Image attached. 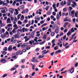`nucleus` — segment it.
<instances>
[{"label": "nucleus", "instance_id": "nucleus-1", "mask_svg": "<svg viewBox=\"0 0 78 78\" xmlns=\"http://www.w3.org/2000/svg\"><path fill=\"white\" fill-rule=\"evenodd\" d=\"M34 34H35V31H34L32 32L29 35V37L30 38H33L34 37Z\"/></svg>", "mask_w": 78, "mask_h": 78}, {"label": "nucleus", "instance_id": "nucleus-2", "mask_svg": "<svg viewBox=\"0 0 78 78\" xmlns=\"http://www.w3.org/2000/svg\"><path fill=\"white\" fill-rule=\"evenodd\" d=\"M27 36H26L24 37V39H25V42H27V41H29L30 39V38H27Z\"/></svg>", "mask_w": 78, "mask_h": 78}, {"label": "nucleus", "instance_id": "nucleus-3", "mask_svg": "<svg viewBox=\"0 0 78 78\" xmlns=\"http://www.w3.org/2000/svg\"><path fill=\"white\" fill-rule=\"evenodd\" d=\"M14 11V9L12 8H10L9 9V11L12 14H13V12Z\"/></svg>", "mask_w": 78, "mask_h": 78}, {"label": "nucleus", "instance_id": "nucleus-4", "mask_svg": "<svg viewBox=\"0 0 78 78\" xmlns=\"http://www.w3.org/2000/svg\"><path fill=\"white\" fill-rule=\"evenodd\" d=\"M64 2L63 1H62L60 3V5H61V6H64V5H65L66 4V1H64Z\"/></svg>", "mask_w": 78, "mask_h": 78}, {"label": "nucleus", "instance_id": "nucleus-5", "mask_svg": "<svg viewBox=\"0 0 78 78\" xmlns=\"http://www.w3.org/2000/svg\"><path fill=\"white\" fill-rule=\"evenodd\" d=\"M12 45L9 46L8 48V50L9 51H12Z\"/></svg>", "mask_w": 78, "mask_h": 78}, {"label": "nucleus", "instance_id": "nucleus-6", "mask_svg": "<svg viewBox=\"0 0 78 78\" xmlns=\"http://www.w3.org/2000/svg\"><path fill=\"white\" fill-rule=\"evenodd\" d=\"M31 61L33 62H36V57H34L31 59Z\"/></svg>", "mask_w": 78, "mask_h": 78}, {"label": "nucleus", "instance_id": "nucleus-7", "mask_svg": "<svg viewBox=\"0 0 78 78\" xmlns=\"http://www.w3.org/2000/svg\"><path fill=\"white\" fill-rule=\"evenodd\" d=\"M7 23H11V20L10 18H8L7 20Z\"/></svg>", "mask_w": 78, "mask_h": 78}, {"label": "nucleus", "instance_id": "nucleus-8", "mask_svg": "<svg viewBox=\"0 0 78 78\" xmlns=\"http://www.w3.org/2000/svg\"><path fill=\"white\" fill-rule=\"evenodd\" d=\"M0 61L2 63H5L6 62L5 59H2Z\"/></svg>", "mask_w": 78, "mask_h": 78}, {"label": "nucleus", "instance_id": "nucleus-9", "mask_svg": "<svg viewBox=\"0 0 78 78\" xmlns=\"http://www.w3.org/2000/svg\"><path fill=\"white\" fill-rule=\"evenodd\" d=\"M15 11H16V12H14V14L16 15H17L18 14H19V12H18V10L17 9H15Z\"/></svg>", "mask_w": 78, "mask_h": 78}, {"label": "nucleus", "instance_id": "nucleus-10", "mask_svg": "<svg viewBox=\"0 0 78 78\" xmlns=\"http://www.w3.org/2000/svg\"><path fill=\"white\" fill-rule=\"evenodd\" d=\"M13 27L14 28V30H17V29H18L19 28V27H17V25L15 24L13 26Z\"/></svg>", "mask_w": 78, "mask_h": 78}, {"label": "nucleus", "instance_id": "nucleus-11", "mask_svg": "<svg viewBox=\"0 0 78 78\" xmlns=\"http://www.w3.org/2000/svg\"><path fill=\"white\" fill-rule=\"evenodd\" d=\"M61 51V50H58L56 51V52L55 53V55H57V53H60Z\"/></svg>", "mask_w": 78, "mask_h": 78}, {"label": "nucleus", "instance_id": "nucleus-12", "mask_svg": "<svg viewBox=\"0 0 78 78\" xmlns=\"http://www.w3.org/2000/svg\"><path fill=\"white\" fill-rule=\"evenodd\" d=\"M6 36V34L5 33L1 35V37H2V38H4V37H5Z\"/></svg>", "mask_w": 78, "mask_h": 78}, {"label": "nucleus", "instance_id": "nucleus-13", "mask_svg": "<svg viewBox=\"0 0 78 78\" xmlns=\"http://www.w3.org/2000/svg\"><path fill=\"white\" fill-rule=\"evenodd\" d=\"M71 34L72 33L71 32V31H70V30H69L68 32V33L67 34V35L68 36H70L71 35Z\"/></svg>", "mask_w": 78, "mask_h": 78}, {"label": "nucleus", "instance_id": "nucleus-14", "mask_svg": "<svg viewBox=\"0 0 78 78\" xmlns=\"http://www.w3.org/2000/svg\"><path fill=\"white\" fill-rule=\"evenodd\" d=\"M14 37L15 39H16V38H20V37H19V36L17 34L15 35L14 36Z\"/></svg>", "mask_w": 78, "mask_h": 78}, {"label": "nucleus", "instance_id": "nucleus-15", "mask_svg": "<svg viewBox=\"0 0 78 78\" xmlns=\"http://www.w3.org/2000/svg\"><path fill=\"white\" fill-rule=\"evenodd\" d=\"M74 72V69H73V67H72L71 69V71H70V73H73Z\"/></svg>", "mask_w": 78, "mask_h": 78}, {"label": "nucleus", "instance_id": "nucleus-16", "mask_svg": "<svg viewBox=\"0 0 78 78\" xmlns=\"http://www.w3.org/2000/svg\"><path fill=\"white\" fill-rule=\"evenodd\" d=\"M1 53L2 54H3V55H6L7 52L5 51H1Z\"/></svg>", "mask_w": 78, "mask_h": 78}, {"label": "nucleus", "instance_id": "nucleus-17", "mask_svg": "<svg viewBox=\"0 0 78 78\" xmlns=\"http://www.w3.org/2000/svg\"><path fill=\"white\" fill-rule=\"evenodd\" d=\"M26 45H27L25 44L24 43L21 45V47H22V48H25V47H26Z\"/></svg>", "mask_w": 78, "mask_h": 78}, {"label": "nucleus", "instance_id": "nucleus-18", "mask_svg": "<svg viewBox=\"0 0 78 78\" xmlns=\"http://www.w3.org/2000/svg\"><path fill=\"white\" fill-rule=\"evenodd\" d=\"M51 13V11L50 10L47 12V15H50Z\"/></svg>", "mask_w": 78, "mask_h": 78}, {"label": "nucleus", "instance_id": "nucleus-19", "mask_svg": "<svg viewBox=\"0 0 78 78\" xmlns=\"http://www.w3.org/2000/svg\"><path fill=\"white\" fill-rule=\"evenodd\" d=\"M18 51V52L19 55H22V54H23V52L22 51Z\"/></svg>", "mask_w": 78, "mask_h": 78}, {"label": "nucleus", "instance_id": "nucleus-20", "mask_svg": "<svg viewBox=\"0 0 78 78\" xmlns=\"http://www.w3.org/2000/svg\"><path fill=\"white\" fill-rule=\"evenodd\" d=\"M59 18H60V17L59 15V14H57L56 15V19L57 20H59Z\"/></svg>", "mask_w": 78, "mask_h": 78}, {"label": "nucleus", "instance_id": "nucleus-21", "mask_svg": "<svg viewBox=\"0 0 78 78\" xmlns=\"http://www.w3.org/2000/svg\"><path fill=\"white\" fill-rule=\"evenodd\" d=\"M75 16L76 17H78V12H76L75 13Z\"/></svg>", "mask_w": 78, "mask_h": 78}, {"label": "nucleus", "instance_id": "nucleus-22", "mask_svg": "<svg viewBox=\"0 0 78 78\" xmlns=\"http://www.w3.org/2000/svg\"><path fill=\"white\" fill-rule=\"evenodd\" d=\"M55 33H59V30H58V29H56L55 30Z\"/></svg>", "mask_w": 78, "mask_h": 78}, {"label": "nucleus", "instance_id": "nucleus-23", "mask_svg": "<svg viewBox=\"0 0 78 78\" xmlns=\"http://www.w3.org/2000/svg\"><path fill=\"white\" fill-rule=\"evenodd\" d=\"M44 57V55H40L38 56V59H40V58H43Z\"/></svg>", "mask_w": 78, "mask_h": 78}, {"label": "nucleus", "instance_id": "nucleus-24", "mask_svg": "<svg viewBox=\"0 0 78 78\" xmlns=\"http://www.w3.org/2000/svg\"><path fill=\"white\" fill-rule=\"evenodd\" d=\"M25 8V6L24 5H22L20 7V8L21 9H23Z\"/></svg>", "mask_w": 78, "mask_h": 78}, {"label": "nucleus", "instance_id": "nucleus-25", "mask_svg": "<svg viewBox=\"0 0 78 78\" xmlns=\"http://www.w3.org/2000/svg\"><path fill=\"white\" fill-rule=\"evenodd\" d=\"M72 9H73V8L71 7H69V9H68V11H71Z\"/></svg>", "mask_w": 78, "mask_h": 78}, {"label": "nucleus", "instance_id": "nucleus-26", "mask_svg": "<svg viewBox=\"0 0 78 78\" xmlns=\"http://www.w3.org/2000/svg\"><path fill=\"white\" fill-rule=\"evenodd\" d=\"M18 24L21 25L22 24V23L20 21H19L18 22Z\"/></svg>", "mask_w": 78, "mask_h": 78}, {"label": "nucleus", "instance_id": "nucleus-27", "mask_svg": "<svg viewBox=\"0 0 78 78\" xmlns=\"http://www.w3.org/2000/svg\"><path fill=\"white\" fill-rule=\"evenodd\" d=\"M3 49L4 51H7V50H8L7 47H4V48H3Z\"/></svg>", "mask_w": 78, "mask_h": 78}, {"label": "nucleus", "instance_id": "nucleus-28", "mask_svg": "<svg viewBox=\"0 0 78 78\" xmlns=\"http://www.w3.org/2000/svg\"><path fill=\"white\" fill-rule=\"evenodd\" d=\"M55 33L54 32H52L51 33V36H54Z\"/></svg>", "mask_w": 78, "mask_h": 78}, {"label": "nucleus", "instance_id": "nucleus-29", "mask_svg": "<svg viewBox=\"0 0 78 78\" xmlns=\"http://www.w3.org/2000/svg\"><path fill=\"white\" fill-rule=\"evenodd\" d=\"M58 46H56L55 48H54V50H57V49H58Z\"/></svg>", "mask_w": 78, "mask_h": 78}, {"label": "nucleus", "instance_id": "nucleus-30", "mask_svg": "<svg viewBox=\"0 0 78 78\" xmlns=\"http://www.w3.org/2000/svg\"><path fill=\"white\" fill-rule=\"evenodd\" d=\"M70 31H71V33H73V32H74L75 31L73 30V28H72L70 30Z\"/></svg>", "mask_w": 78, "mask_h": 78}, {"label": "nucleus", "instance_id": "nucleus-31", "mask_svg": "<svg viewBox=\"0 0 78 78\" xmlns=\"http://www.w3.org/2000/svg\"><path fill=\"white\" fill-rule=\"evenodd\" d=\"M52 7L53 8V9H55L56 8V5H55V4L54 3L52 5Z\"/></svg>", "mask_w": 78, "mask_h": 78}, {"label": "nucleus", "instance_id": "nucleus-32", "mask_svg": "<svg viewBox=\"0 0 78 78\" xmlns=\"http://www.w3.org/2000/svg\"><path fill=\"white\" fill-rule=\"evenodd\" d=\"M23 22L24 23H27L28 22V20H24Z\"/></svg>", "mask_w": 78, "mask_h": 78}, {"label": "nucleus", "instance_id": "nucleus-33", "mask_svg": "<svg viewBox=\"0 0 78 78\" xmlns=\"http://www.w3.org/2000/svg\"><path fill=\"white\" fill-rule=\"evenodd\" d=\"M1 12H2V13H6V11H5V10H1Z\"/></svg>", "mask_w": 78, "mask_h": 78}, {"label": "nucleus", "instance_id": "nucleus-34", "mask_svg": "<svg viewBox=\"0 0 78 78\" xmlns=\"http://www.w3.org/2000/svg\"><path fill=\"white\" fill-rule=\"evenodd\" d=\"M47 25V23L44 24L41 26V27L42 28L43 27H44V26H46Z\"/></svg>", "mask_w": 78, "mask_h": 78}, {"label": "nucleus", "instance_id": "nucleus-35", "mask_svg": "<svg viewBox=\"0 0 78 78\" xmlns=\"http://www.w3.org/2000/svg\"><path fill=\"white\" fill-rule=\"evenodd\" d=\"M49 8H50V6H46V11H48V9H49Z\"/></svg>", "mask_w": 78, "mask_h": 78}, {"label": "nucleus", "instance_id": "nucleus-36", "mask_svg": "<svg viewBox=\"0 0 78 78\" xmlns=\"http://www.w3.org/2000/svg\"><path fill=\"white\" fill-rule=\"evenodd\" d=\"M44 20H42L41 22H40V23H41V24H43V23H44Z\"/></svg>", "mask_w": 78, "mask_h": 78}, {"label": "nucleus", "instance_id": "nucleus-37", "mask_svg": "<svg viewBox=\"0 0 78 78\" xmlns=\"http://www.w3.org/2000/svg\"><path fill=\"white\" fill-rule=\"evenodd\" d=\"M15 54L16 56H18L19 55V52H18V51L17 52H16L15 53Z\"/></svg>", "mask_w": 78, "mask_h": 78}, {"label": "nucleus", "instance_id": "nucleus-38", "mask_svg": "<svg viewBox=\"0 0 78 78\" xmlns=\"http://www.w3.org/2000/svg\"><path fill=\"white\" fill-rule=\"evenodd\" d=\"M7 74H5L2 76V78H5V76H7Z\"/></svg>", "mask_w": 78, "mask_h": 78}, {"label": "nucleus", "instance_id": "nucleus-39", "mask_svg": "<svg viewBox=\"0 0 78 78\" xmlns=\"http://www.w3.org/2000/svg\"><path fill=\"white\" fill-rule=\"evenodd\" d=\"M43 38L44 39V40H45V39H46L47 37L45 35H44L43 36Z\"/></svg>", "mask_w": 78, "mask_h": 78}, {"label": "nucleus", "instance_id": "nucleus-40", "mask_svg": "<svg viewBox=\"0 0 78 78\" xmlns=\"http://www.w3.org/2000/svg\"><path fill=\"white\" fill-rule=\"evenodd\" d=\"M30 25H31V24H29V25L28 24H27L26 25V27H30Z\"/></svg>", "mask_w": 78, "mask_h": 78}, {"label": "nucleus", "instance_id": "nucleus-41", "mask_svg": "<svg viewBox=\"0 0 78 78\" xmlns=\"http://www.w3.org/2000/svg\"><path fill=\"white\" fill-rule=\"evenodd\" d=\"M68 24L69 23L66 22L64 23V25H65V26H67V25H68Z\"/></svg>", "mask_w": 78, "mask_h": 78}, {"label": "nucleus", "instance_id": "nucleus-42", "mask_svg": "<svg viewBox=\"0 0 78 78\" xmlns=\"http://www.w3.org/2000/svg\"><path fill=\"white\" fill-rule=\"evenodd\" d=\"M73 5H75V6H76V5H77L76 3L75 2H73Z\"/></svg>", "mask_w": 78, "mask_h": 78}, {"label": "nucleus", "instance_id": "nucleus-43", "mask_svg": "<svg viewBox=\"0 0 78 78\" xmlns=\"http://www.w3.org/2000/svg\"><path fill=\"white\" fill-rule=\"evenodd\" d=\"M35 20H40V18L36 17L35 18Z\"/></svg>", "mask_w": 78, "mask_h": 78}, {"label": "nucleus", "instance_id": "nucleus-44", "mask_svg": "<svg viewBox=\"0 0 78 78\" xmlns=\"http://www.w3.org/2000/svg\"><path fill=\"white\" fill-rule=\"evenodd\" d=\"M4 26H5V24H4V23H2L1 24V27H4Z\"/></svg>", "mask_w": 78, "mask_h": 78}, {"label": "nucleus", "instance_id": "nucleus-45", "mask_svg": "<svg viewBox=\"0 0 78 78\" xmlns=\"http://www.w3.org/2000/svg\"><path fill=\"white\" fill-rule=\"evenodd\" d=\"M40 49H39V48H36V49H35V51H39V50Z\"/></svg>", "mask_w": 78, "mask_h": 78}, {"label": "nucleus", "instance_id": "nucleus-46", "mask_svg": "<svg viewBox=\"0 0 78 78\" xmlns=\"http://www.w3.org/2000/svg\"><path fill=\"white\" fill-rule=\"evenodd\" d=\"M2 5L3 6H5V5L6 6H8V4H7L6 3H3V4Z\"/></svg>", "mask_w": 78, "mask_h": 78}, {"label": "nucleus", "instance_id": "nucleus-47", "mask_svg": "<svg viewBox=\"0 0 78 78\" xmlns=\"http://www.w3.org/2000/svg\"><path fill=\"white\" fill-rule=\"evenodd\" d=\"M22 51L23 52H26V51H27V50L25 49H23Z\"/></svg>", "mask_w": 78, "mask_h": 78}, {"label": "nucleus", "instance_id": "nucleus-48", "mask_svg": "<svg viewBox=\"0 0 78 78\" xmlns=\"http://www.w3.org/2000/svg\"><path fill=\"white\" fill-rule=\"evenodd\" d=\"M74 13H75V11L74 10H73L71 11V14H74Z\"/></svg>", "mask_w": 78, "mask_h": 78}, {"label": "nucleus", "instance_id": "nucleus-49", "mask_svg": "<svg viewBox=\"0 0 78 78\" xmlns=\"http://www.w3.org/2000/svg\"><path fill=\"white\" fill-rule=\"evenodd\" d=\"M67 21H68V20H67V18L63 20V22H67Z\"/></svg>", "mask_w": 78, "mask_h": 78}, {"label": "nucleus", "instance_id": "nucleus-50", "mask_svg": "<svg viewBox=\"0 0 78 78\" xmlns=\"http://www.w3.org/2000/svg\"><path fill=\"white\" fill-rule=\"evenodd\" d=\"M50 46H46V49H50Z\"/></svg>", "mask_w": 78, "mask_h": 78}, {"label": "nucleus", "instance_id": "nucleus-51", "mask_svg": "<svg viewBox=\"0 0 78 78\" xmlns=\"http://www.w3.org/2000/svg\"><path fill=\"white\" fill-rule=\"evenodd\" d=\"M22 14H25V10H23L21 12Z\"/></svg>", "mask_w": 78, "mask_h": 78}, {"label": "nucleus", "instance_id": "nucleus-52", "mask_svg": "<svg viewBox=\"0 0 78 78\" xmlns=\"http://www.w3.org/2000/svg\"><path fill=\"white\" fill-rule=\"evenodd\" d=\"M30 47H28L26 48V49L27 50H30Z\"/></svg>", "mask_w": 78, "mask_h": 78}, {"label": "nucleus", "instance_id": "nucleus-53", "mask_svg": "<svg viewBox=\"0 0 78 78\" xmlns=\"http://www.w3.org/2000/svg\"><path fill=\"white\" fill-rule=\"evenodd\" d=\"M25 61V59H23L22 60H21V62H22V63H23V62H24Z\"/></svg>", "mask_w": 78, "mask_h": 78}, {"label": "nucleus", "instance_id": "nucleus-54", "mask_svg": "<svg viewBox=\"0 0 78 78\" xmlns=\"http://www.w3.org/2000/svg\"><path fill=\"white\" fill-rule=\"evenodd\" d=\"M25 28H22V31L23 33L25 32Z\"/></svg>", "mask_w": 78, "mask_h": 78}, {"label": "nucleus", "instance_id": "nucleus-55", "mask_svg": "<svg viewBox=\"0 0 78 78\" xmlns=\"http://www.w3.org/2000/svg\"><path fill=\"white\" fill-rule=\"evenodd\" d=\"M78 63H76L75 64V67H77L78 66Z\"/></svg>", "mask_w": 78, "mask_h": 78}, {"label": "nucleus", "instance_id": "nucleus-56", "mask_svg": "<svg viewBox=\"0 0 78 78\" xmlns=\"http://www.w3.org/2000/svg\"><path fill=\"white\" fill-rule=\"evenodd\" d=\"M52 14L53 15V16H56V12H52Z\"/></svg>", "mask_w": 78, "mask_h": 78}, {"label": "nucleus", "instance_id": "nucleus-57", "mask_svg": "<svg viewBox=\"0 0 78 78\" xmlns=\"http://www.w3.org/2000/svg\"><path fill=\"white\" fill-rule=\"evenodd\" d=\"M70 3L71 2H67V6H70V5L71 4H70Z\"/></svg>", "mask_w": 78, "mask_h": 78}, {"label": "nucleus", "instance_id": "nucleus-58", "mask_svg": "<svg viewBox=\"0 0 78 78\" xmlns=\"http://www.w3.org/2000/svg\"><path fill=\"white\" fill-rule=\"evenodd\" d=\"M35 67V65H34L32 66L33 70H34V68Z\"/></svg>", "mask_w": 78, "mask_h": 78}, {"label": "nucleus", "instance_id": "nucleus-59", "mask_svg": "<svg viewBox=\"0 0 78 78\" xmlns=\"http://www.w3.org/2000/svg\"><path fill=\"white\" fill-rule=\"evenodd\" d=\"M71 6H72V7H73V8H75V6H76V5H73V4H72Z\"/></svg>", "mask_w": 78, "mask_h": 78}, {"label": "nucleus", "instance_id": "nucleus-60", "mask_svg": "<svg viewBox=\"0 0 78 78\" xmlns=\"http://www.w3.org/2000/svg\"><path fill=\"white\" fill-rule=\"evenodd\" d=\"M54 53H55V52H53L51 53L50 54V55L52 56H53V55H54Z\"/></svg>", "mask_w": 78, "mask_h": 78}, {"label": "nucleus", "instance_id": "nucleus-61", "mask_svg": "<svg viewBox=\"0 0 78 78\" xmlns=\"http://www.w3.org/2000/svg\"><path fill=\"white\" fill-rule=\"evenodd\" d=\"M55 39L51 41L52 44H55L54 43V42H55Z\"/></svg>", "mask_w": 78, "mask_h": 78}, {"label": "nucleus", "instance_id": "nucleus-62", "mask_svg": "<svg viewBox=\"0 0 78 78\" xmlns=\"http://www.w3.org/2000/svg\"><path fill=\"white\" fill-rule=\"evenodd\" d=\"M35 75V72H33L32 73V76H34V75Z\"/></svg>", "mask_w": 78, "mask_h": 78}, {"label": "nucleus", "instance_id": "nucleus-63", "mask_svg": "<svg viewBox=\"0 0 78 78\" xmlns=\"http://www.w3.org/2000/svg\"><path fill=\"white\" fill-rule=\"evenodd\" d=\"M15 67H19V65H16V64H15Z\"/></svg>", "mask_w": 78, "mask_h": 78}, {"label": "nucleus", "instance_id": "nucleus-64", "mask_svg": "<svg viewBox=\"0 0 78 78\" xmlns=\"http://www.w3.org/2000/svg\"><path fill=\"white\" fill-rule=\"evenodd\" d=\"M34 23V20H32L31 21V24L32 25H33V24Z\"/></svg>", "mask_w": 78, "mask_h": 78}]
</instances>
